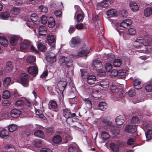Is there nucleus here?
Masks as SVG:
<instances>
[{
  "label": "nucleus",
  "mask_w": 152,
  "mask_h": 152,
  "mask_svg": "<svg viewBox=\"0 0 152 152\" xmlns=\"http://www.w3.org/2000/svg\"><path fill=\"white\" fill-rule=\"evenodd\" d=\"M151 39L148 36L145 37L144 39L142 37H139L135 40L133 45L136 48H138L141 46H144L145 47V50H140V53H148V45L151 42Z\"/></svg>",
  "instance_id": "nucleus-1"
},
{
  "label": "nucleus",
  "mask_w": 152,
  "mask_h": 152,
  "mask_svg": "<svg viewBox=\"0 0 152 152\" xmlns=\"http://www.w3.org/2000/svg\"><path fill=\"white\" fill-rule=\"evenodd\" d=\"M112 92L115 93L111 95V98L114 101H122L124 98L123 90L119 88H117L116 85H113L110 87Z\"/></svg>",
  "instance_id": "nucleus-2"
},
{
  "label": "nucleus",
  "mask_w": 152,
  "mask_h": 152,
  "mask_svg": "<svg viewBox=\"0 0 152 152\" xmlns=\"http://www.w3.org/2000/svg\"><path fill=\"white\" fill-rule=\"evenodd\" d=\"M27 21L26 24L29 28H33V25L36 26L39 24V20L37 15L35 13L32 14L30 19H25Z\"/></svg>",
  "instance_id": "nucleus-3"
},
{
  "label": "nucleus",
  "mask_w": 152,
  "mask_h": 152,
  "mask_svg": "<svg viewBox=\"0 0 152 152\" xmlns=\"http://www.w3.org/2000/svg\"><path fill=\"white\" fill-rule=\"evenodd\" d=\"M74 59L73 56L71 55L67 57L61 56L59 59V62L60 63L63 64V66L69 67L72 66V62Z\"/></svg>",
  "instance_id": "nucleus-4"
},
{
  "label": "nucleus",
  "mask_w": 152,
  "mask_h": 152,
  "mask_svg": "<svg viewBox=\"0 0 152 152\" xmlns=\"http://www.w3.org/2000/svg\"><path fill=\"white\" fill-rule=\"evenodd\" d=\"M29 76L27 74H21L20 77V83L24 87H28L29 84Z\"/></svg>",
  "instance_id": "nucleus-5"
},
{
  "label": "nucleus",
  "mask_w": 152,
  "mask_h": 152,
  "mask_svg": "<svg viewBox=\"0 0 152 152\" xmlns=\"http://www.w3.org/2000/svg\"><path fill=\"white\" fill-rule=\"evenodd\" d=\"M113 1L114 0H103L97 4V7L99 8L107 7L111 4Z\"/></svg>",
  "instance_id": "nucleus-6"
},
{
  "label": "nucleus",
  "mask_w": 152,
  "mask_h": 152,
  "mask_svg": "<svg viewBox=\"0 0 152 152\" xmlns=\"http://www.w3.org/2000/svg\"><path fill=\"white\" fill-rule=\"evenodd\" d=\"M31 42L28 40H24L21 42L20 45V50L21 51L25 52L31 45Z\"/></svg>",
  "instance_id": "nucleus-7"
},
{
  "label": "nucleus",
  "mask_w": 152,
  "mask_h": 152,
  "mask_svg": "<svg viewBox=\"0 0 152 152\" xmlns=\"http://www.w3.org/2000/svg\"><path fill=\"white\" fill-rule=\"evenodd\" d=\"M125 131L131 133H134L137 130L136 125L130 123L127 125L125 128Z\"/></svg>",
  "instance_id": "nucleus-8"
},
{
  "label": "nucleus",
  "mask_w": 152,
  "mask_h": 152,
  "mask_svg": "<svg viewBox=\"0 0 152 152\" xmlns=\"http://www.w3.org/2000/svg\"><path fill=\"white\" fill-rule=\"evenodd\" d=\"M80 39L78 37H72L70 41L69 44L72 48L76 47L80 43Z\"/></svg>",
  "instance_id": "nucleus-9"
},
{
  "label": "nucleus",
  "mask_w": 152,
  "mask_h": 152,
  "mask_svg": "<svg viewBox=\"0 0 152 152\" xmlns=\"http://www.w3.org/2000/svg\"><path fill=\"white\" fill-rule=\"evenodd\" d=\"M91 49H90L89 50H83L79 52L77 54H73L72 55L73 56L74 58L81 57L83 55L86 56L91 54Z\"/></svg>",
  "instance_id": "nucleus-10"
},
{
  "label": "nucleus",
  "mask_w": 152,
  "mask_h": 152,
  "mask_svg": "<svg viewBox=\"0 0 152 152\" xmlns=\"http://www.w3.org/2000/svg\"><path fill=\"white\" fill-rule=\"evenodd\" d=\"M63 115L66 118H72L75 117L76 114L73 113L71 114L70 111L67 109H65L63 110Z\"/></svg>",
  "instance_id": "nucleus-11"
},
{
  "label": "nucleus",
  "mask_w": 152,
  "mask_h": 152,
  "mask_svg": "<svg viewBox=\"0 0 152 152\" xmlns=\"http://www.w3.org/2000/svg\"><path fill=\"white\" fill-rule=\"evenodd\" d=\"M132 23V21L131 19H126L121 23L120 27L126 28L130 26Z\"/></svg>",
  "instance_id": "nucleus-12"
},
{
  "label": "nucleus",
  "mask_w": 152,
  "mask_h": 152,
  "mask_svg": "<svg viewBox=\"0 0 152 152\" xmlns=\"http://www.w3.org/2000/svg\"><path fill=\"white\" fill-rule=\"evenodd\" d=\"M21 113V112L19 110L13 109L10 112L9 114L11 117L16 118L19 116Z\"/></svg>",
  "instance_id": "nucleus-13"
},
{
  "label": "nucleus",
  "mask_w": 152,
  "mask_h": 152,
  "mask_svg": "<svg viewBox=\"0 0 152 152\" xmlns=\"http://www.w3.org/2000/svg\"><path fill=\"white\" fill-rule=\"evenodd\" d=\"M28 73L32 75H37L38 72V69L35 66H30L27 69Z\"/></svg>",
  "instance_id": "nucleus-14"
},
{
  "label": "nucleus",
  "mask_w": 152,
  "mask_h": 152,
  "mask_svg": "<svg viewBox=\"0 0 152 152\" xmlns=\"http://www.w3.org/2000/svg\"><path fill=\"white\" fill-rule=\"evenodd\" d=\"M0 137L1 138L7 139L9 137V133L8 131L3 129L0 132Z\"/></svg>",
  "instance_id": "nucleus-15"
},
{
  "label": "nucleus",
  "mask_w": 152,
  "mask_h": 152,
  "mask_svg": "<svg viewBox=\"0 0 152 152\" xmlns=\"http://www.w3.org/2000/svg\"><path fill=\"white\" fill-rule=\"evenodd\" d=\"M66 85V83L65 81H60L58 84L59 89L61 92L63 93Z\"/></svg>",
  "instance_id": "nucleus-16"
},
{
  "label": "nucleus",
  "mask_w": 152,
  "mask_h": 152,
  "mask_svg": "<svg viewBox=\"0 0 152 152\" xmlns=\"http://www.w3.org/2000/svg\"><path fill=\"white\" fill-rule=\"evenodd\" d=\"M107 15L109 17H112L117 16L118 13L115 10L110 9L107 12Z\"/></svg>",
  "instance_id": "nucleus-17"
},
{
  "label": "nucleus",
  "mask_w": 152,
  "mask_h": 152,
  "mask_svg": "<svg viewBox=\"0 0 152 152\" xmlns=\"http://www.w3.org/2000/svg\"><path fill=\"white\" fill-rule=\"evenodd\" d=\"M144 14L146 17H149L152 15V8L151 7L145 8L144 10Z\"/></svg>",
  "instance_id": "nucleus-18"
},
{
  "label": "nucleus",
  "mask_w": 152,
  "mask_h": 152,
  "mask_svg": "<svg viewBox=\"0 0 152 152\" xmlns=\"http://www.w3.org/2000/svg\"><path fill=\"white\" fill-rule=\"evenodd\" d=\"M124 117L122 115H119L117 116L115 119L116 124L118 125L122 124L124 122Z\"/></svg>",
  "instance_id": "nucleus-19"
},
{
  "label": "nucleus",
  "mask_w": 152,
  "mask_h": 152,
  "mask_svg": "<svg viewBox=\"0 0 152 152\" xmlns=\"http://www.w3.org/2000/svg\"><path fill=\"white\" fill-rule=\"evenodd\" d=\"M110 130L112 134L115 136L117 135L120 132V130L118 127L112 126H111Z\"/></svg>",
  "instance_id": "nucleus-20"
},
{
  "label": "nucleus",
  "mask_w": 152,
  "mask_h": 152,
  "mask_svg": "<svg viewBox=\"0 0 152 152\" xmlns=\"http://www.w3.org/2000/svg\"><path fill=\"white\" fill-rule=\"evenodd\" d=\"M32 145L36 147H41L42 145V142L40 139H36L34 140L32 142Z\"/></svg>",
  "instance_id": "nucleus-21"
},
{
  "label": "nucleus",
  "mask_w": 152,
  "mask_h": 152,
  "mask_svg": "<svg viewBox=\"0 0 152 152\" xmlns=\"http://www.w3.org/2000/svg\"><path fill=\"white\" fill-rule=\"evenodd\" d=\"M96 77L94 75H90L87 77V82L90 85H92L94 83L96 80Z\"/></svg>",
  "instance_id": "nucleus-22"
},
{
  "label": "nucleus",
  "mask_w": 152,
  "mask_h": 152,
  "mask_svg": "<svg viewBox=\"0 0 152 152\" xmlns=\"http://www.w3.org/2000/svg\"><path fill=\"white\" fill-rule=\"evenodd\" d=\"M47 33L46 28L44 26H41L39 28V33L40 35L44 36Z\"/></svg>",
  "instance_id": "nucleus-23"
},
{
  "label": "nucleus",
  "mask_w": 152,
  "mask_h": 152,
  "mask_svg": "<svg viewBox=\"0 0 152 152\" xmlns=\"http://www.w3.org/2000/svg\"><path fill=\"white\" fill-rule=\"evenodd\" d=\"M19 37L14 36L11 37L10 39V44L12 45L15 46L16 45L18 40Z\"/></svg>",
  "instance_id": "nucleus-24"
},
{
  "label": "nucleus",
  "mask_w": 152,
  "mask_h": 152,
  "mask_svg": "<svg viewBox=\"0 0 152 152\" xmlns=\"http://www.w3.org/2000/svg\"><path fill=\"white\" fill-rule=\"evenodd\" d=\"M0 43L4 46L6 47L8 45V41L4 37L0 36Z\"/></svg>",
  "instance_id": "nucleus-25"
},
{
  "label": "nucleus",
  "mask_w": 152,
  "mask_h": 152,
  "mask_svg": "<svg viewBox=\"0 0 152 152\" xmlns=\"http://www.w3.org/2000/svg\"><path fill=\"white\" fill-rule=\"evenodd\" d=\"M129 7L133 12H136L138 10L139 7L137 4L134 2H131L129 4Z\"/></svg>",
  "instance_id": "nucleus-26"
},
{
  "label": "nucleus",
  "mask_w": 152,
  "mask_h": 152,
  "mask_svg": "<svg viewBox=\"0 0 152 152\" xmlns=\"http://www.w3.org/2000/svg\"><path fill=\"white\" fill-rule=\"evenodd\" d=\"M133 84L134 88L136 89H140L142 87L141 82L138 79H135L133 81Z\"/></svg>",
  "instance_id": "nucleus-27"
},
{
  "label": "nucleus",
  "mask_w": 152,
  "mask_h": 152,
  "mask_svg": "<svg viewBox=\"0 0 152 152\" xmlns=\"http://www.w3.org/2000/svg\"><path fill=\"white\" fill-rule=\"evenodd\" d=\"M79 148L76 145H71L68 148V152H78Z\"/></svg>",
  "instance_id": "nucleus-28"
},
{
  "label": "nucleus",
  "mask_w": 152,
  "mask_h": 152,
  "mask_svg": "<svg viewBox=\"0 0 152 152\" xmlns=\"http://www.w3.org/2000/svg\"><path fill=\"white\" fill-rule=\"evenodd\" d=\"M25 104L24 100L23 97L17 100L15 103V105L17 107H21L23 106Z\"/></svg>",
  "instance_id": "nucleus-29"
},
{
  "label": "nucleus",
  "mask_w": 152,
  "mask_h": 152,
  "mask_svg": "<svg viewBox=\"0 0 152 152\" xmlns=\"http://www.w3.org/2000/svg\"><path fill=\"white\" fill-rule=\"evenodd\" d=\"M114 58V55L110 54H106L104 53L103 56V58L104 59L108 60L109 61H110L112 60Z\"/></svg>",
  "instance_id": "nucleus-30"
},
{
  "label": "nucleus",
  "mask_w": 152,
  "mask_h": 152,
  "mask_svg": "<svg viewBox=\"0 0 152 152\" xmlns=\"http://www.w3.org/2000/svg\"><path fill=\"white\" fill-rule=\"evenodd\" d=\"M47 61L50 64L55 62L56 61V56L49 55L46 58Z\"/></svg>",
  "instance_id": "nucleus-31"
},
{
  "label": "nucleus",
  "mask_w": 152,
  "mask_h": 152,
  "mask_svg": "<svg viewBox=\"0 0 152 152\" xmlns=\"http://www.w3.org/2000/svg\"><path fill=\"white\" fill-rule=\"evenodd\" d=\"M57 107L56 102L54 100H51L49 104V108L50 109H56Z\"/></svg>",
  "instance_id": "nucleus-32"
},
{
  "label": "nucleus",
  "mask_w": 152,
  "mask_h": 152,
  "mask_svg": "<svg viewBox=\"0 0 152 152\" xmlns=\"http://www.w3.org/2000/svg\"><path fill=\"white\" fill-rule=\"evenodd\" d=\"M10 16V14L7 12H4L0 14V19L7 20Z\"/></svg>",
  "instance_id": "nucleus-33"
},
{
  "label": "nucleus",
  "mask_w": 152,
  "mask_h": 152,
  "mask_svg": "<svg viewBox=\"0 0 152 152\" xmlns=\"http://www.w3.org/2000/svg\"><path fill=\"white\" fill-rule=\"evenodd\" d=\"M36 60V57L32 55L28 56L26 59L27 63L31 64L35 62Z\"/></svg>",
  "instance_id": "nucleus-34"
},
{
  "label": "nucleus",
  "mask_w": 152,
  "mask_h": 152,
  "mask_svg": "<svg viewBox=\"0 0 152 152\" xmlns=\"http://www.w3.org/2000/svg\"><path fill=\"white\" fill-rule=\"evenodd\" d=\"M101 137L104 140H106L110 137L109 134L106 132H103L101 134Z\"/></svg>",
  "instance_id": "nucleus-35"
},
{
  "label": "nucleus",
  "mask_w": 152,
  "mask_h": 152,
  "mask_svg": "<svg viewBox=\"0 0 152 152\" xmlns=\"http://www.w3.org/2000/svg\"><path fill=\"white\" fill-rule=\"evenodd\" d=\"M37 46L38 49L39 50L42 52L45 51L46 46L45 45L42 44V42H38Z\"/></svg>",
  "instance_id": "nucleus-36"
},
{
  "label": "nucleus",
  "mask_w": 152,
  "mask_h": 152,
  "mask_svg": "<svg viewBox=\"0 0 152 152\" xmlns=\"http://www.w3.org/2000/svg\"><path fill=\"white\" fill-rule=\"evenodd\" d=\"M34 135L36 137L42 138L44 137V133L40 130H37L34 133Z\"/></svg>",
  "instance_id": "nucleus-37"
},
{
  "label": "nucleus",
  "mask_w": 152,
  "mask_h": 152,
  "mask_svg": "<svg viewBox=\"0 0 152 152\" xmlns=\"http://www.w3.org/2000/svg\"><path fill=\"white\" fill-rule=\"evenodd\" d=\"M62 140L61 137L59 135L55 136L53 138V142L55 144H58Z\"/></svg>",
  "instance_id": "nucleus-38"
},
{
  "label": "nucleus",
  "mask_w": 152,
  "mask_h": 152,
  "mask_svg": "<svg viewBox=\"0 0 152 152\" xmlns=\"http://www.w3.org/2000/svg\"><path fill=\"white\" fill-rule=\"evenodd\" d=\"M102 64V63L99 60L96 59L93 61V67L99 68L101 67Z\"/></svg>",
  "instance_id": "nucleus-39"
},
{
  "label": "nucleus",
  "mask_w": 152,
  "mask_h": 152,
  "mask_svg": "<svg viewBox=\"0 0 152 152\" xmlns=\"http://www.w3.org/2000/svg\"><path fill=\"white\" fill-rule=\"evenodd\" d=\"M12 63L10 61L7 62L6 65L5 70L7 72H10L12 70Z\"/></svg>",
  "instance_id": "nucleus-40"
},
{
  "label": "nucleus",
  "mask_w": 152,
  "mask_h": 152,
  "mask_svg": "<svg viewBox=\"0 0 152 152\" xmlns=\"http://www.w3.org/2000/svg\"><path fill=\"white\" fill-rule=\"evenodd\" d=\"M55 25V20L53 18L50 17L48 21V25L49 27L52 28Z\"/></svg>",
  "instance_id": "nucleus-41"
},
{
  "label": "nucleus",
  "mask_w": 152,
  "mask_h": 152,
  "mask_svg": "<svg viewBox=\"0 0 152 152\" xmlns=\"http://www.w3.org/2000/svg\"><path fill=\"white\" fill-rule=\"evenodd\" d=\"M47 39L49 44L54 43L56 41L54 36L50 34L48 36Z\"/></svg>",
  "instance_id": "nucleus-42"
},
{
  "label": "nucleus",
  "mask_w": 152,
  "mask_h": 152,
  "mask_svg": "<svg viewBox=\"0 0 152 152\" xmlns=\"http://www.w3.org/2000/svg\"><path fill=\"white\" fill-rule=\"evenodd\" d=\"M99 109L102 111H104L106 109L107 104L105 102H101L99 104Z\"/></svg>",
  "instance_id": "nucleus-43"
},
{
  "label": "nucleus",
  "mask_w": 152,
  "mask_h": 152,
  "mask_svg": "<svg viewBox=\"0 0 152 152\" xmlns=\"http://www.w3.org/2000/svg\"><path fill=\"white\" fill-rule=\"evenodd\" d=\"M110 147L111 149L115 151H117L119 150V148L118 145L114 143H111L110 144Z\"/></svg>",
  "instance_id": "nucleus-44"
},
{
  "label": "nucleus",
  "mask_w": 152,
  "mask_h": 152,
  "mask_svg": "<svg viewBox=\"0 0 152 152\" xmlns=\"http://www.w3.org/2000/svg\"><path fill=\"white\" fill-rule=\"evenodd\" d=\"M20 9L18 7H13L11 10V13L14 15H17L20 12Z\"/></svg>",
  "instance_id": "nucleus-45"
},
{
  "label": "nucleus",
  "mask_w": 152,
  "mask_h": 152,
  "mask_svg": "<svg viewBox=\"0 0 152 152\" xmlns=\"http://www.w3.org/2000/svg\"><path fill=\"white\" fill-rule=\"evenodd\" d=\"M122 62V61L120 59H115L113 62V65L115 67H118L121 66Z\"/></svg>",
  "instance_id": "nucleus-46"
},
{
  "label": "nucleus",
  "mask_w": 152,
  "mask_h": 152,
  "mask_svg": "<svg viewBox=\"0 0 152 152\" xmlns=\"http://www.w3.org/2000/svg\"><path fill=\"white\" fill-rule=\"evenodd\" d=\"M11 78L10 77H6L4 80L3 84L4 86L7 87L10 84Z\"/></svg>",
  "instance_id": "nucleus-47"
},
{
  "label": "nucleus",
  "mask_w": 152,
  "mask_h": 152,
  "mask_svg": "<svg viewBox=\"0 0 152 152\" xmlns=\"http://www.w3.org/2000/svg\"><path fill=\"white\" fill-rule=\"evenodd\" d=\"M10 93L8 91L5 90L3 92L2 97L3 98L7 99L10 98Z\"/></svg>",
  "instance_id": "nucleus-48"
},
{
  "label": "nucleus",
  "mask_w": 152,
  "mask_h": 152,
  "mask_svg": "<svg viewBox=\"0 0 152 152\" xmlns=\"http://www.w3.org/2000/svg\"><path fill=\"white\" fill-rule=\"evenodd\" d=\"M140 122V121L138 118L137 117H133L131 120V123L133 124H138Z\"/></svg>",
  "instance_id": "nucleus-49"
},
{
  "label": "nucleus",
  "mask_w": 152,
  "mask_h": 152,
  "mask_svg": "<svg viewBox=\"0 0 152 152\" xmlns=\"http://www.w3.org/2000/svg\"><path fill=\"white\" fill-rule=\"evenodd\" d=\"M92 20L95 25H96L99 23V16L98 15H93Z\"/></svg>",
  "instance_id": "nucleus-50"
},
{
  "label": "nucleus",
  "mask_w": 152,
  "mask_h": 152,
  "mask_svg": "<svg viewBox=\"0 0 152 152\" xmlns=\"http://www.w3.org/2000/svg\"><path fill=\"white\" fill-rule=\"evenodd\" d=\"M17 127L16 125L11 124L9 126L8 129L10 132H12L16 130Z\"/></svg>",
  "instance_id": "nucleus-51"
},
{
  "label": "nucleus",
  "mask_w": 152,
  "mask_h": 152,
  "mask_svg": "<svg viewBox=\"0 0 152 152\" xmlns=\"http://www.w3.org/2000/svg\"><path fill=\"white\" fill-rule=\"evenodd\" d=\"M145 136L147 139L148 140L152 139V130H148L145 134Z\"/></svg>",
  "instance_id": "nucleus-52"
},
{
  "label": "nucleus",
  "mask_w": 152,
  "mask_h": 152,
  "mask_svg": "<svg viewBox=\"0 0 152 152\" xmlns=\"http://www.w3.org/2000/svg\"><path fill=\"white\" fill-rule=\"evenodd\" d=\"M24 100L25 104L28 106L30 107L33 104V102L31 101L28 99H27L25 97H23Z\"/></svg>",
  "instance_id": "nucleus-53"
},
{
  "label": "nucleus",
  "mask_w": 152,
  "mask_h": 152,
  "mask_svg": "<svg viewBox=\"0 0 152 152\" xmlns=\"http://www.w3.org/2000/svg\"><path fill=\"white\" fill-rule=\"evenodd\" d=\"M97 75L99 77H104L106 75V73L104 70L99 69L97 72Z\"/></svg>",
  "instance_id": "nucleus-54"
},
{
  "label": "nucleus",
  "mask_w": 152,
  "mask_h": 152,
  "mask_svg": "<svg viewBox=\"0 0 152 152\" xmlns=\"http://www.w3.org/2000/svg\"><path fill=\"white\" fill-rule=\"evenodd\" d=\"M105 67L107 72H109L112 69V65L110 63H106Z\"/></svg>",
  "instance_id": "nucleus-55"
},
{
  "label": "nucleus",
  "mask_w": 152,
  "mask_h": 152,
  "mask_svg": "<svg viewBox=\"0 0 152 152\" xmlns=\"http://www.w3.org/2000/svg\"><path fill=\"white\" fill-rule=\"evenodd\" d=\"M74 97L73 98H70L69 99V102L71 104H75L77 103V98L75 97V95L74 94Z\"/></svg>",
  "instance_id": "nucleus-56"
},
{
  "label": "nucleus",
  "mask_w": 152,
  "mask_h": 152,
  "mask_svg": "<svg viewBox=\"0 0 152 152\" xmlns=\"http://www.w3.org/2000/svg\"><path fill=\"white\" fill-rule=\"evenodd\" d=\"M39 10L44 13L48 11V8L47 7L41 5L39 7Z\"/></svg>",
  "instance_id": "nucleus-57"
},
{
  "label": "nucleus",
  "mask_w": 152,
  "mask_h": 152,
  "mask_svg": "<svg viewBox=\"0 0 152 152\" xmlns=\"http://www.w3.org/2000/svg\"><path fill=\"white\" fill-rule=\"evenodd\" d=\"M145 90L150 92L152 91V83L147 84L145 87Z\"/></svg>",
  "instance_id": "nucleus-58"
},
{
  "label": "nucleus",
  "mask_w": 152,
  "mask_h": 152,
  "mask_svg": "<svg viewBox=\"0 0 152 152\" xmlns=\"http://www.w3.org/2000/svg\"><path fill=\"white\" fill-rule=\"evenodd\" d=\"M69 86L71 90L70 91V93H72L73 94H74V92L75 91L76 89L75 88V86L74 85L73 83H70L69 84Z\"/></svg>",
  "instance_id": "nucleus-59"
},
{
  "label": "nucleus",
  "mask_w": 152,
  "mask_h": 152,
  "mask_svg": "<svg viewBox=\"0 0 152 152\" xmlns=\"http://www.w3.org/2000/svg\"><path fill=\"white\" fill-rule=\"evenodd\" d=\"M125 73L124 70H120L118 72V74L119 77L121 78H123L124 77L125 75Z\"/></svg>",
  "instance_id": "nucleus-60"
},
{
  "label": "nucleus",
  "mask_w": 152,
  "mask_h": 152,
  "mask_svg": "<svg viewBox=\"0 0 152 152\" xmlns=\"http://www.w3.org/2000/svg\"><path fill=\"white\" fill-rule=\"evenodd\" d=\"M128 32L130 35H134L136 33V30L135 28H132L128 29Z\"/></svg>",
  "instance_id": "nucleus-61"
},
{
  "label": "nucleus",
  "mask_w": 152,
  "mask_h": 152,
  "mask_svg": "<svg viewBox=\"0 0 152 152\" xmlns=\"http://www.w3.org/2000/svg\"><path fill=\"white\" fill-rule=\"evenodd\" d=\"M118 74V72L115 69L112 70L110 73V75L112 77H114L117 76Z\"/></svg>",
  "instance_id": "nucleus-62"
},
{
  "label": "nucleus",
  "mask_w": 152,
  "mask_h": 152,
  "mask_svg": "<svg viewBox=\"0 0 152 152\" xmlns=\"http://www.w3.org/2000/svg\"><path fill=\"white\" fill-rule=\"evenodd\" d=\"M135 94V91L133 89H130L128 92V94L130 96H134Z\"/></svg>",
  "instance_id": "nucleus-63"
},
{
  "label": "nucleus",
  "mask_w": 152,
  "mask_h": 152,
  "mask_svg": "<svg viewBox=\"0 0 152 152\" xmlns=\"http://www.w3.org/2000/svg\"><path fill=\"white\" fill-rule=\"evenodd\" d=\"M47 17L45 15H42L41 18V21L42 23L43 24H45L47 22Z\"/></svg>",
  "instance_id": "nucleus-64"
}]
</instances>
